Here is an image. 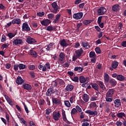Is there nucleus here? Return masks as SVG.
Here are the masks:
<instances>
[{
	"mask_svg": "<svg viewBox=\"0 0 126 126\" xmlns=\"http://www.w3.org/2000/svg\"><path fill=\"white\" fill-rule=\"evenodd\" d=\"M82 126H89V123L85 122L82 124Z\"/></svg>",
	"mask_w": 126,
	"mask_h": 126,
	"instance_id": "obj_62",
	"label": "nucleus"
},
{
	"mask_svg": "<svg viewBox=\"0 0 126 126\" xmlns=\"http://www.w3.org/2000/svg\"><path fill=\"white\" fill-rule=\"evenodd\" d=\"M52 6L54 8V10L52 11L53 13H57L58 12V9H60V7L57 4V2H54L52 3Z\"/></svg>",
	"mask_w": 126,
	"mask_h": 126,
	"instance_id": "obj_4",
	"label": "nucleus"
},
{
	"mask_svg": "<svg viewBox=\"0 0 126 126\" xmlns=\"http://www.w3.org/2000/svg\"><path fill=\"white\" fill-rule=\"evenodd\" d=\"M120 8H121V7L119 4L114 5L112 7V10L113 11H115V12H117V11H119L120 10Z\"/></svg>",
	"mask_w": 126,
	"mask_h": 126,
	"instance_id": "obj_15",
	"label": "nucleus"
},
{
	"mask_svg": "<svg viewBox=\"0 0 126 126\" xmlns=\"http://www.w3.org/2000/svg\"><path fill=\"white\" fill-rule=\"evenodd\" d=\"M29 68L30 70H34L35 68V66L34 65H31L29 66Z\"/></svg>",
	"mask_w": 126,
	"mask_h": 126,
	"instance_id": "obj_49",
	"label": "nucleus"
},
{
	"mask_svg": "<svg viewBox=\"0 0 126 126\" xmlns=\"http://www.w3.org/2000/svg\"><path fill=\"white\" fill-rule=\"evenodd\" d=\"M52 102L53 104H56V105H62L61 99H59L57 98H53Z\"/></svg>",
	"mask_w": 126,
	"mask_h": 126,
	"instance_id": "obj_14",
	"label": "nucleus"
},
{
	"mask_svg": "<svg viewBox=\"0 0 126 126\" xmlns=\"http://www.w3.org/2000/svg\"><path fill=\"white\" fill-rule=\"evenodd\" d=\"M60 45L62 47H67V46H68V44L66 43L65 39H62L60 41Z\"/></svg>",
	"mask_w": 126,
	"mask_h": 126,
	"instance_id": "obj_22",
	"label": "nucleus"
},
{
	"mask_svg": "<svg viewBox=\"0 0 126 126\" xmlns=\"http://www.w3.org/2000/svg\"><path fill=\"white\" fill-rule=\"evenodd\" d=\"M54 46V43H50L48 46H45V49L47 50V51H50L52 48H53V46Z\"/></svg>",
	"mask_w": 126,
	"mask_h": 126,
	"instance_id": "obj_29",
	"label": "nucleus"
},
{
	"mask_svg": "<svg viewBox=\"0 0 126 126\" xmlns=\"http://www.w3.org/2000/svg\"><path fill=\"white\" fill-rule=\"evenodd\" d=\"M117 79L120 81H123V80H125V77L122 75H118Z\"/></svg>",
	"mask_w": 126,
	"mask_h": 126,
	"instance_id": "obj_35",
	"label": "nucleus"
},
{
	"mask_svg": "<svg viewBox=\"0 0 126 126\" xmlns=\"http://www.w3.org/2000/svg\"><path fill=\"white\" fill-rule=\"evenodd\" d=\"M109 83L111 84V86H112V87H114L116 86V85H117V81H116V80L113 79L109 80Z\"/></svg>",
	"mask_w": 126,
	"mask_h": 126,
	"instance_id": "obj_27",
	"label": "nucleus"
},
{
	"mask_svg": "<svg viewBox=\"0 0 126 126\" xmlns=\"http://www.w3.org/2000/svg\"><path fill=\"white\" fill-rule=\"evenodd\" d=\"M22 31H27V32H29V31H31V29H30V27L28 25L27 22H25L23 24Z\"/></svg>",
	"mask_w": 126,
	"mask_h": 126,
	"instance_id": "obj_1",
	"label": "nucleus"
},
{
	"mask_svg": "<svg viewBox=\"0 0 126 126\" xmlns=\"http://www.w3.org/2000/svg\"><path fill=\"white\" fill-rule=\"evenodd\" d=\"M83 100L87 103L89 100V95L86 94H84L83 95Z\"/></svg>",
	"mask_w": 126,
	"mask_h": 126,
	"instance_id": "obj_24",
	"label": "nucleus"
},
{
	"mask_svg": "<svg viewBox=\"0 0 126 126\" xmlns=\"http://www.w3.org/2000/svg\"><path fill=\"white\" fill-rule=\"evenodd\" d=\"M122 46L124 47H126V41L122 42Z\"/></svg>",
	"mask_w": 126,
	"mask_h": 126,
	"instance_id": "obj_63",
	"label": "nucleus"
},
{
	"mask_svg": "<svg viewBox=\"0 0 126 126\" xmlns=\"http://www.w3.org/2000/svg\"><path fill=\"white\" fill-rule=\"evenodd\" d=\"M6 119L7 120V123H9V115L7 114V112L5 113Z\"/></svg>",
	"mask_w": 126,
	"mask_h": 126,
	"instance_id": "obj_51",
	"label": "nucleus"
},
{
	"mask_svg": "<svg viewBox=\"0 0 126 126\" xmlns=\"http://www.w3.org/2000/svg\"><path fill=\"white\" fill-rule=\"evenodd\" d=\"M8 37H9V39H12L14 36H15V34L14 33H13L12 32H9L7 34Z\"/></svg>",
	"mask_w": 126,
	"mask_h": 126,
	"instance_id": "obj_41",
	"label": "nucleus"
},
{
	"mask_svg": "<svg viewBox=\"0 0 126 126\" xmlns=\"http://www.w3.org/2000/svg\"><path fill=\"white\" fill-rule=\"evenodd\" d=\"M117 116L118 118L123 119V117H126V114L124 112L118 113L117 114Z\"/></svg>",
	"mask_w": 126,
	"mask_h": 126,
	"instance_id": "obj_30",
	"label": "nucleus"
},
{
	"mask_svg": "<svg viewBox=\"0 0 126 126\" xmlns=\"http://www.w3.org/2000/svg\"><path fill=\"white\" fill-rule=\"evenodd\" d=\"M65 90L66 91H68V92H70V91L73 90V86L72 85H67L65 88Z\"/></svg>",
	"mask_w": 126,
	"mask_h": 126,
	"instance_id": "obj_20",
	"label": "nucleus"
},
{
	"mask_svg": "<svg viewBox=\"0 0 126 126\" xmlns=\"http://www.w3.org/2000/svg\"><path fill=\"white\" fill-rule=\"evenodd\" d=\"M30 75L31 76L32 78H35V73L33 71H31L30 73Z\"/></svg>",
	"mask_w": 126,
	"mask_h": 126,
	"instance_id": "obj_56",
	"label": "nucleus"
},
{
	"mask_svg": "<svg viewBox=\"0 0 126 126\" xmlns=\"http://www.w3.org/2000/svg\"><path fill=\"white\" fill-rule=\"evenodd\" d=\"M92 22V20H85L83 22V24L85 25H88V24H90Z\"/></svg>",
	"mask_w": 126,
	"mask_h": 126,
	"instance_id": "obj_38",
	"label": "nucleus"
},
{
	"mask_svg": "<svg viewBox=\"0 0 126 126\" xmlns=\"http://www.w3.org/2000/svg\"><path fill=\"white\" fill-rule=\"evenodd\" d=\"M77 113V110L75 108H73L71 110V115H75Z\"/></svg>",
	"mask_w": 126,
	"mask_h": 126,
	"instance_id": "obj_47",
	"label": "nucleus"
},
{
	"mask_svg": "<svg viewBox=\"0 0 126 126\" xmlns=\"http://www.w3.org/2000/svg\"><path fill=\"white\" fill-rule=\"evenodd\" d=\"M53 93H55V92L54 91V89L52 88H50L48 89V91L46 92V95L48 97H51V96H52V94H53Z\"/></svg>",
	"mask_w": 126,
	"mask_h": 126,
	"instance_id": "obj_10",
	"label": "nucleus"
},
{
	"mask_svg": "<svg viewBox=\"0 0 126 126\" xmlns=\"http://www.w3.org/2000/svg\"><path fill=\"white\" fill-rule=\"evenodd\" d=\"M64 105L68 107V108H70L71 107V105H70V103L69 102V101L68 100H65L64 101Z\"/></svg>",
	"mask_w": 126,
	"mask_h": 126,
	"instance_id": "obj_39",
	"label": "nucleus"
},
{
	"mask_svg": "<svg viewBox=\"0 0 126 126\" xmlns=\"http://www.w3.org/2000/svg\"><path fill=\"white\" fill-rule=\"evenodd\" d=\"M13 44L15 46H17L18 45H21L22 44H23V41H22V39L16 38L14 39L13 41Z\"/></svg>",
	"mask_w": 126,
	"mask_h": 126,
	"instance_id": "obj_7",
	"label": "nucleus"
},
{
	"mask_svg": "<svg viewBox=\"0 0 126 126\" xmlns=\"http://www.w3.org/2000/svg\"><path fill=\"white\" fill-rule=\"evenodd\" d=\"M98 84L102 90H106V87H105V85H104V83H103V82L98 81Z\"/></svg>",
	"mask_w": 126,
	"mask_h": 126,
	"instance_id": "obj_23",
	"label": "nucleus"
},
{
	"mask_svg": "<svg viewBox=\"0 0 126 126\" xmlns=\"http://www.w3.org/2000/svg\"><path fill=\"white\" fill-rule=\"evenodd\" d=\"M6 39V37H5V35H2L1 39V42H5Z\"/></svg>",
	"mask_w": 126,
	"mask_h": 126,
	"instance_id": "obj_53",
	"label": "nucleus"
},
{
	"mask_svg": "<svg viewBox=\"0 0 126 126\" xmlns=\"http://www.w3.org/2000/svg\"><path fill=\"white\" fill-rule=\"evenodd\" d=\"M118 65H119V63L117 61L113 62L112 64V67H113V68H114V69L117 68Z\"/></svg>",
	"mask_w": 126,
	"mask_h": 126,
	"instance_id": "obj_31",
	"label": "nucleus"
},
{
	"mask_svg": "<svg viewBox=\"0 0 126 126\" xmlns=\"http://www.w3.org/2000/svg\"><path fill=\"white\" fill-rule=\"evenodd\" d=\"M23 87L26 90L30 91L31 90V89H32V87L31 86V85L28 84H24L23 85Z\"/></svg>",
	"mask_w": 126,
	"mask_h": 126,
	"instance_id": "obj_19",
	"label": "nucleus"
},
{
	"mask_svg": "<svg viewBox=\"0 0 126 126\" xmlns=\"http://www.w3.org/2000/svg\"><path fill=\"white\" fill-rule=\"evenodd\" d=\"M95 51L96 54H101V49H100L99 47L95 48Z\"/></svg>",
	"mask_w": 126,
	"mask_h": 126,
	"instance_id": "obj_44",
	"label": "nucleus"
},
{
	"mask_svg": "<svg viewBox=\"0 0 126 126\" xmlns=\"http://www.w3.org/2000/svg\"><path fill=\"white\" fill-rule=\"evenodd\" d=\"M107 11V10L104 7H101L97 9V15H103L105 14V12Z\"/></svg>",
	"mask_w": 126,
	"mask_h": 126,
	"instance_id": "obj_2",
	"label": "nucleus"
},
{
	"mask_svg": "<svg viewBox=\"0 0 126 126\" xmlns=\"http://www.w3.org/2000/svg\"><path fill=\"white\" fill-rule=\"evenodd\" d=\"M12 24H20L21 23V20L18 18L14 19L12 21Z\"/></svg>",
	"mask_w": 126,
	"mask_h": 126,
	"instance_id": "obj_26",
	"label": "nucleus"
},
{
	"mask_svg": "<svg viewBox=\"0 0 126 126\" xmlns=\"http://www.w3.org/2000/svg\"><path fill=\"white\" fill-rule=\"evenodd\" d=\"M115 107L119 108L122 106V102H121V99H116L114 101Z\"/></svg>",
	"mask_w": 126,
	"mask_h": 126,
	"instance_id": "obj_12",
	"label": "nucleus"
},
{
	"mask_svg": "<svg viewBox=\"0 0 126 126\" xmlns=\"http://www.w3.org/2000/svg\"><path fill=\"white\" fill-rule=\"evenodd\" d=\"M9 45V44H8V43H6V44H3L2 45V49H4V48H7V47H8V46Z\"/></svg>",
	"mask_w": 126,
	"mask_h": 126,
	"instance_id": "obj_59",
	"label": "nucleus"
},
{
	"mask_svg": "<svg viewBox=\"0 0 126 126\" xmlns=\"http://www.w3.org/2000/svg\"><path fill=\"white\" fill-rule=\"evenodd\" d=\"M26 42L28 43V44H34V43H36V41L34 38H32L31 37H29L27 38Z\"/></svg>",
	"mask_w": 126,
	"mask_h": 126,
	"instance_id": "obj_18",
	"label": "nucleus"
},
{
	"mask_svg": "<svg viewBox=\"0 0 126 126\" xmlns=\"http://www.w3.org/2000/svg\"><path fill=\"white\" fill-rule=\"evenodd\" d=\"M116 126H123V123L120 122V121H117L116 123Z\"/></svg>",
	"mask_w": 126,
	"mask_h": 126,
	"instance_id": "obj_54",
	"label": "nucleus"
},
{
	"mask_svg": "<svg viewBox=\"0 0 126 126\" xmlns=\"http://www.w3.org/2000/svg\"><path fill=\"white\" fill-rule=\"evenodd\" d=\"M83 16V13L82 12H79L77 13L74 14L73 15V18L76 19V20H78L79 19H81L82 18Z\"/></svg>",
	"mask_w": 126,
	"mask_h": 126,
	"instance_id": "obj_5",
	"label": "nucleus"
},
{
	"mask_svg": "<svg viewBox=\"0 0 126 126\" xmlns=\"http://www.w3.org/2000/svg\"><path fill=\"white\" fill-rule=\"evenodd\" d=\"M53 116L54 120L55 121H59V118H61V114H60V111H58V112H53Z\"/></svg>",
	"mask_w": 126,
	"mask_h": 126,
	"instance_id": "obj_9",
	"label": "nucleus"
},
{
	"mask_svg": "<svg viewBox=\"0 0 126 126\" xmlns=\"http://www.w3.org/2000/svg\"><path fill=\"white\" fill-rule=\"evenodd\" d=\"M79 80L81 83H84L85 82H86V81H88V80H89V77H87L85 78L83 76H81L79 77Z\"/></svg>",
	"mask_w": 126,
	"mask_h": 126,
	"instance_id": "obj_11",
	"label": "nucleus"
},
{
	"mask_svg": "<svg viewBox=\"0 0 126 126\" xmlns=\"http://www.w3.org/2000/svg\"><path fill=\"white\" fill-rule=\"evenodd\" d=\"M72 81H74V82H78L79 80V78L78 77H74V78L71 79Z\"/></svg>",
	"mask_w": 126,
	"mask_h": 126,
	"instance_id": "obj_45",
	"label": "nucleus"
},
{
	"mask_svg": "<svg viewBox=\"0 0 126 126\" xmlns=\"http://www.w3.org/2000/svg\"><path fill=\"white\" fill-rule=\"evenodd\" d=\"M6 101L8 102V103H9V105H11V106L13 105V102H12V100H11L10 98H8Z\"/></svg>",
	"mask_w": 126,
	"mask_h": 126,
	"instance_id": "obj_48",
	"label": "nucleus"
},
{
	"mask_svg": "<svg viewBox=\"0 0 126 126\" xmlns=\"http://www.w3.org/2000/svg\"><path fill=\"white\" fill-rule=\"evenodd\" d=\"M74 71H78V72H80L83 70V67L76 66L74 69Z\"/></svg>",
	"mask_w": 126,
	"mask_h": 126,
	"instance_id": "obj_32",
	"label": "nucleus"
},
{
	"mask_svg": "<svg viewBox=\"0 0 126 126\" xmlns=\"http://www.w3.org/2000/svg\"><path fill=\"white\" fill-rule=\"evenodd\" d=\"M76 56L77 57L80 58V56L83 53V49L82 48H80V49L77 50L75 51Z\"/></svg>",
	"mask_w": 126,
	"mask_h": 126,
	"instance_id": "obj_16",
	"label": "nucleus"
},
{
	"mask_svg": "<svg viewBox=\"0 0 126 126\" xmlns=\"http://www.w3.org/2000/svg\"><path fill=\"white\" fill-rule=\"evenodd\" d=\"M82 45L84 48H85L86 49H89L90 48V45L88 44V43L86 42H82Z\"/></svg>",
	"mask_w": 126,
	"mask_h": 126,
	"instance_id": "obj_33",
	"label": "nucleus"
},
{
	"mask_svg": "<svg viewBox=\"0 0 126 126\" xmlns=\"http://www.w3.org/2000/svg\"><path fill=\"white\" fill-rule=\"evenodd\" d=\"M85 113H86V114H88L90 116H93V117H95V116H97V115H98V112L96 110L92 111L89 110L85 111Z\"/></svg>",
	"mask_w": 126,
	"mask_h": 126,
	"instance_id": "obj_6",
	"label": "nucleus"
},
{
	"mask_svg": "<svg viewBox=\"0 0 126 126\" xmlns=\"http://www.w3.org/2000/svg\"><path fill=\"white\" fill-rule=\"evenodd\" d=\"M79 59V57H77V55H73V58H72V61L73 62H75L76 61V59Z\"/></svg>",
	"mask_w": 126,
	"mask_h": 126,
	"instance_id": "obj_52",
	"label": "nucleus"
},
{
	"mask_svg": "<svg viewBox=\"0 0 126 126\" xmlns=\"http://www.w3.org/2000/svg\"><path fill=\"white\" fill-rule=\"evenodd\" d=\"M26 65H24L22 63H20L19 64V68L20 69H24V68H26Z\"/></svg>",
	"mask_w": 126,
	"mask_h": 126,
	"instance_id": "obj_40",
	"label": "nucleus"
},
{
	"mask_svg": "<svg viewBox=\"0 0 126 126\" xmlns=\"http://www.w3.org/2000/svg\"><path fill=\"white\" fill-rule=\"evenodd\" d=\"M54 16H55V15H54V14H52V13H50L48 15V18L49 19H53V18H54Z\"/></svg>",
	"mask_w": 126,
	"mask_h": 126,
	"instance_id": "obj_46",
	"label": "nucleus"
},
{
	"mask_svg": "<svg viewBox=\"0 0 126 126\" xmlns=\"http://www.w3.org/2000/svg\"><path fill=\"white\" fill-rule=\"evenodd\" d=\"M38 68L40 70H42V71H46V66H43V65L40 64L38 66Z\"/></svg>",
	"mask_w": 126,
	"mask_h": 126,
	"instance_id": "obj_36",
	"label": "nucleus"
},
{
	"mask_svg": "<svg viewBox=\"0 0 126 126\" xmlns=\"http://www.w3.org/2000/svg\"><path fill=\"white\" fill-rule=\"evenodd\" d=\"M104 79L106 83H108L110 81V76L107 73H104Z\"/></svg>",
	"mask_w": 126,
	"mask_h": 126,
	"instance_id": "obj_21",
	"label": "nucleus"
},
{
	"mask_svg": "<svg viewBox=\"0 0 126 126\" xmlns=\"http://www.w3.org/2000/svg\"><path fill=\"white\" fill-rule=\"evenodd\" d=\"M46 30H47V31H53V27H52V26H48Z\"/></svg>",
	"mask_w": 126,
	"mask_h": 126,
	"instance_id": "obj_60",
	"label": "nucleus"
},
{
	"mask_svg": "<svg viewBox=\"0 0 126 126\" xmlns=\"http://www.w3.org/2000/svg\"><path fill=\"white\" fill-rule=\"evenodd\" d=\"M21 123L23 124L25 126H27V122H26L23 118H21Z\"/></svg>",
	"mask_w": 126,
	"mask_h": 126,
	"instance_id": "obj_43",
	"label": "nucleus"
},
{
	"mask_svg": "<svg viewBox=\"0 0 126 126\" xmlns=\"http://www.w3.org/2000/svg\"><path fill=\"white\" fill-rule=\"evenodd\" d=\"M115 91H116L113 89H109L106 94V97H113V96H114V93H115Z\"/></svg>",
	"mask_w": 126,
	"mask_h": 126,
	"instance_id": "obj_8",
	"label": "nucleus"
},
{
	"mask_svg": "<svg viewBox=\"0 0 126 126\" xmlns=\"http://www.w3.org/2000/svg\"><path fill=\"white\" fill-rule=\"evenodd\" d=\"M30 55H31V56H33V57H35L36 58V57H37V52H36V51H33V50H31L30 51Z\"/></svg>",
	"mask_w": 126,
	"mask_h": 126,
	"instance_id": "obj_37",
	"label": "nucleus"
},
{
	"mask_svg": "<svg viewBox=\"0 0 126 126\" xmlns=\"http://www.w3.org/2000/svg\"><path fill=\"white\" fill-rule=\"evenodd\" d=\"M102 17H103V16H99L98 18V20H97L98 24H100L101 23V21H102Z\"/></svg>",
	"mask_w": 126,
	"mask_h": 126,
	"instance_id": "obj_58",
	"label": "nucleus"
},
{
	"mask_svg": "<svg viewBox=\"0 0 126 126\" xmlns=\"http://www.w3.org/2000/svg\"><path fill=\"white\" fill-rule=\"evenodd\" d=\"M63 119L64 122H66L67 119H66V116L65 115V111L64 110L62 111Z\"/></svg>",
	"mask_w": 126,
	"mask_h": 126,
	"instance_id": "obj_34",
	"label": "nucleus"
},
{
	"mask_svg": "<svg viewBox=\"0 0 126 126\" xmlns=\"http://www.w3.org/2000/svg\"><path fill=\"white\" fill-rule=\"evenodd\" d=\"M30 125L31 126H36L35 125V123L33 122V121H30Z\"/></svg>",
	"mask_w": 126,
	"mask_h": 126,
	"instance_id": "obj_64",
	"label": "nucleus"
},
{
	"mask_svg": "<svg viewBox=\"0 0 126 126\" xmlns=\"http://www.w3.org/2000/svg\"><path fill=\"white\" fill-rule=\"evenodd\" d=\"M94 57H96V55H95V52L91 51L90 53V58H94Z\"/></svg>",
	"mask_w": 126,
	"mask_h": 126,
	"instance_id": "obj_42",
	"label": "nucleus"
},
{
	"mask_svg": "<svg viewBox=\"0 0 126 126\" xmlns=\"http://www.w3.org/2000/svg\"><path fill=\"white\" fill-rule=\"evenodd\" d=\"M75 99V96H72L69 98L70 103H73V100Z\"/></svg>",
	"mask_w": 126,
	"mask_h": 126,
	"instance_id": "obj_55",
	"label": "nucleus"
},
{
	"mask_svg": "<svg viewBox=\"0 0 126 126\" xmlns=\"http://www.w3.org/2000/svg\"><path fill=\"white\" fill-rule=\"evenodd\" d=\"M37 15L38 16H43V15H45V13L44 12H39L37 13Z\"/></svg>",
	"mask_w": 126,
	"mask_h": 126,
	"instance_id": "obj_57",
	"label": "nucleus"
},
{
	"mask_svg": "<svg viewBox=\"0 0 126 126\" xmlns=\"http://www.w3.org/2000/svg\"><path fill=\"white\" fill-rule=\"evenodd\" d=\"M51 23V20L46 19L41 22V24L43 26H48Z\"/></svg>",
	"mask_w": 126,
	"mask_h": 126,
	"instance_id": "obj_13",
	"label": "nucleus"
},
{
	"mask_svg": "<svg viewBox=\"0 0 126 126\" xmlns=\"http://www.w3.org/2000/svg\"><path fill=\"white\" fill-rule=\"evenodd\" d=\"M92 87L96 90V91H99V86L96 83H92Z\"/></svg>",
	"mask_w": 126,
	"mask_h": 126,
	"instance_id": "obj_25",
	"label": "nucleus"
},
{
	"mask_svg": "<svg viewBox=\"0 0 126 126\" xmlns=\"http://www.w3.org/2000/svg\"><path fill=\"white\" fill-rule=\"evenodd\" d=\"M106 102H112L113 101V98L106 97Z\"/></svg>",
	"mask_w": 126,
	"mask_h": 126,
	"instance_id": "obj_61",
	"label": "nucleus"
},
{
	"mask_svg": "<svg viewBox=\"0 0 126 126\" xmlns=\"http://www.w3.org/2000/svg\"><path fill=\"white\" fill-rule=\"evenodd\" d=\"M64 53L62 52L60 55H59V58L58 59V63H64Z\"/></svg>",
	"mask_w": 126,
	"mask_h": 126,
	"instance_id": "obj_3",
	"label": "nucleus"
},
{
	"mask_svg": "<svg viewBox=\"0 0 126 126\" xmlns=\"http://www.w3.org/2000/svg\"><path fill=\"white\" fill-rule=\"evenodd\" d=\"M61 17L60 14H57L56 16V19L53 21V23L56 24V23H58L60 21V18Z\"/></svg>",
	"mask_w": 126,
	"mask_h": 126,
	"instance_id": "obj_28",
	"label": "nucleus"
},
{
	"mask_svg": "<svg viewBox=\"0 0 126 126\" xmlns=\"http://www.w3.org/2000/svg\"><path fill=\"white\" fill-rule=\"evenodd\" d=\"M76 109L79 112V113H81L82 109H81V108H80V107H79V106L77 105L76 106Z\"/></svg>",
	"mask_w": 126,
	"mask_h": 126,
	"instance_id": "obj_50",
	"label": "nucleus"
},
{
	"mask_svg": "<svg viewBox=\"0 0 126 126\" xmlns=\"http://www.w3.org/2000/svg\"><path fill=\"white\" fill-rule=\"evenodd\" d=\"M16 83L19 85L22 84V83H24V80H23V79H22L21 77L19 76H18V77L16 80Z\"/></svg>",
	"mask_w": 126,
	"mask_h": 126,
	"instance_id": "obj_17",
	"label": "nucleus"
}]
</instances>
